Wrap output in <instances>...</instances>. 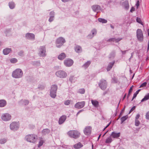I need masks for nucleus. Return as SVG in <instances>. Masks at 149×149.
Masks as SVG:
<instances>
[{
	"label": "nucleus",
	"mask_w": 149,
	"mask_h": 149,
	"mask_svg": "<svg viewBox=\"0 0 149 149\" xmlns=\"http://www.w3.org/2000/svg\"><path fill=\"white\" fill-rule=\"evenodd\" d=\"M26 140L29 142L35 143L37 140V136L35 134H30L26 135L25 137Z\"/></svg>",
	"instance_id": "nucleus-1"
},
{
	"label": "nucleus",
	"mask_w": 149,
	"mask_h": 149,
	"mask_svg": "<svg viewBox=\"0 0 149 149\" xmlns=\"http://www.w3.org/2000/svg\"><path fill=\"white\" fill-rule=\"evenodd\" d=\"M67 134L70 137L74 139L78 138L80 135V133L77 130H70L68 132Z\"/></svg>",
	"instance_id": "nucleus-2"
},
{
	"label": "nucleus",
	"mask_w": 149,
	"mask_h": 149,
	"mask_svg": "<svg viewBox=\"0 0 149 149\" xmlns=\"http://www.w3.org/2000/svg\"><path fill=\"white\" fill-rule=\"evenodd\" d=\"M23 74L22 70L20 69H17L13 71L12 76L13 77L15 78H19L21 77Z\"/></svg>",
	"instance_id": "nucleus-3"
},
{
	"label": "nucleus",
	"mask_w": 149,
	"mask_h": 149,
	"mask_svg": "<svg viewBox=\"0 0 149 149\" xmlns=\"http://www.w3.org/2000/svg\"><path fill=\"white\" fill-rule=\"evenodd\" d=\"M57 88V86L56 85H53L51 86L50 92V95L52 97L55 98L56 97V93Z\"/></svg>",
	"instance_id": "nucleus-4"
},
{
	"label": "nucleus",
	"mask_w": 149,
	"mask_h": 149,
	"mask_svg": "<svg viewBox=\"0 0 149 149\" xmlns=\"http://www.w3.org/2000/svg\"><path fill=\"white\" fill-rule=\"evenodd\" d=\"M136 36L138 40L141 42L143 40V36L142 31L140 29H138L136 31Z\"/></svg>",
	"instance_id": "nucleus-5"
},
{
	"label": "nucleus",
	"mask_w": 149,
	"mask_h": 149,
	"mask_svg": "<svg viewBox=\"0 0 149 149\" xmlns=\"http://www.w3.org/2000/svg\"><path fill=\"white\" fill-rule=\"evenodd\" d=\"M65 41L64 39L61 37L58 38L56 41V45L57 47H59L62 46Z\"/></svg>",
	"instance_id": "nucleus-6"
},
{
	"label": "nucleus",
	"mask_w": 149,
	"mask_h": 149,
	"mask_svg": "<svg viewBox=\"0 0 149 149\" xmlns=\"http://www.w3.org/2000/svg\"><path fill=\"white\" fill-rule=\"evenodd\" d=\"M99 86L101 89L104 90L107 87V82L105 80L103 79H101L99 83Z\"/></svg>",
	"instance_id": "nucleus-7"
},
{
	"label": "nucleus",
	"mask_w": 149,
	"mask_h": 149,
	"mask_svg": "<svg viewBox=\"0 0 149 149\" xmlns=\"http://www.w3.org/2000/svg\"><path fill=\"white\" fill-rule=\"evenodd\" d=\"M46 48L45 46H40L39 48V55L40 57H45L46 56Z\"/></svg>",
	"instance_id": "nucleus-8"
},
{
	"label": "nucleus",
	"mask_w": 149,
	"mask_h": 149,
	"mask_svg": "<svg viewBox=\"0 0 149 149\" xmlns=\"http://www.w3.org/2000/svg\"><path fill=\"white\" fill-rule=\"evenodd\" d=\"M56 75L58 77L63 78H65L67 76L66 72L62 70H60L57 72L56 73Z\"/></svg>",
	"instance_id": "nucleus-9"
},
{
	"label": "nucleus",
	"mask_w": 149,
	"mask_h": 149,
	"mask_svg": "<svg viewBox=\"0 0 149 149\" xmlns=\"http://www.w3.org/2000/svg\"><path fill=\"white\" fill-rule=\"evenodd\" d=\"M92 130V128L91 126H86L84 130V133L86 135H90L91 133Z\"/></svg>",
	"instance_id": "nucleus-10"
},
{
	"label": "nucleus",
	"mask_w": 149,
	"mask_h": 149,
	"mask_svg": "<svg viewBox=\"0 0 149 149\" xmlns=\"http://www.w3.org/2000/svg\"><path fill=\"white\" fill-rule=\"evenodd\" d=\"M85 102L82 101L77 103L74 105V107L77 109H80L83 108L85 106Z\"/></svg>",
	"instance_id": "nucleus-11"
},
{
	"label": "nucleus",
	"mask_w": 149,
	"mask_h": 149,
	"mask_svg": "<svg viewBox=\"0 0 149 149\" xmlns=\"http://www.w3.org/2000/svg\"><path fill=\"white\" fill-rule=\"evenodd\" d=\"M19 125L16 122H13L10 125V128L11 130H17L19 128Z\"/></svg>",
	"instance_id": "nucleus-12"
},
{
	"label": "nucleus",
	"mask_w": 149,
	"mask_h": 149,
	"mask_svg": "<svg viewBox=\"0 0 149 149\" xmlns=\"http://www.w3.org/2000/svg\"><path fill=\"white\" fill-rule=\"evenodd\" d=\"M11 118L10 115L7 113L3 114L1 117L2 120L5 121H7L10 120Z\"/></svg>",
	"instance_id": "nucleus-13"
},
{
	"label": "nucleus",
	"mask_w": 149,
	"mask_h": 149,
	"mask_svg": "<svg viewBox=\"0 0 149 149\" xmlns=\"http://www.w3.org/2000/svg\"><path fill=\"white\" fill-rule=\"evenodd\" d=\"M64 63L66 66L70 67L73 64V61L71 59H67L64 61Z\"/></svg>",
	"instance_id": "nucleus-14"
},
{
	"label": "nucleus",
	"mask_w": 149,
	"mask_h": 149,
	"mask_svg": "<svg viewBox=\"0 0 149 149\" xmlns=\"http://www.w3.org/2000/svg\"><path fill=\"white\" fill-rule=\"evenodd\" d=\"M67 116L65 115H63L61 116L59 118L58 120V124L59 125H61L66 120Z\"/></svg>",
	"instance_id": "nucleus-15"
},
{
	"label": "nucleus",
	"mask_w": 149,
	"mask_h": 149,
	"mask_svg": "<svg viewBox=\"0 0 149 149\" xmlns=\"http://www.w3.org/2000/svg\"><path fill=\"white\" fill-rule=\"evenodd\" d=\"M120 132L116 133L115 132H113L111 134L110 136L113 138H118L120 137Z\"/></svg>",
	"instance_id": "nucleus-16"
},
{
	"label": "nucleus",
	"mask_w": 149,
	"mask_h": 149,
	"mask_svg": "<svg viewBox=\"0 0 149 149\" xmlns=\"http://www.w3.org/2000/svg\"><path fill=\"white\" fill-rule=\"evenodd\" d=\"M83 146V145L79 142L73 145V147L75 149H79L82 148Z\"/></svg>",
	"instance_id": "nucleus-17"
},
{
	"label": "nucleus",
	"mask_w": 149,
	"mask_h": 149,
	"mask_svg": "<svg viewBox=\"0 0 149 149\" xmlns=\"http://www.w3.org/2000/svg\"><path fill=\"white\" fill-rule=\"evenodd\" d=\"M26 37L28 39H34L35 35L33 34L28 33L26 35Z\"/></svg>",
	"instance_id": "nucleus-18"
},
{
	"label": "nucleus",
	"mask_w": 149,
	"mask_h": 149,
	"mask_svg": "<svg viewBox=\"0 0 149 149\" xmlns=\"http://www.w3.org/2000/svg\"><path fill=\"white\" fill-rule=\"evenodd\" d=\"M93 10L96 12L100 10L101 7L98 5H94L92 6Z\"/></svg>",
	"instance_id": "nucleus-19"
},
{
	"label": "nucleus",
	"mask_w": 149,
	"mask_h": 149,
	"mask_svg": "<svg viewBox=\"0 0 149 149\" xmlns=\"http://www.w3.org/2000/svg\"><path fill=\"white\" fill-rule=\"evenodd\" d=\"M19 103L21 105H26L28 104L29 101L27 100H22L19 102Z\"/></svg>",
	"instance_id": "nucleus-20"
},
{
	"label": "nucleus",
	"mask_w": 149,
	"mask_h": 149,
	"mask_svg": "<svg viewBox=\"0 0 149 149\" xmlns=\"http://www.w3.org/2000/svg\"><path fill=\"white\" fill-rule=\"evenodd\" d=\"M91 102L93 105L95 107H98L99 106L98 102L96 100H92Z\"/></svg>",
	"instance_id": "nucleus-21"
},
{
	"label": "nucleus",
	"mask_w": 149,
	"mask_h": 149,
	"mask_svg": "<svg viewBox=\"0 0 149 149\" xmlns=\"http://www.w3.org/2000/svg\"><path fill=\"white\" fill-rule=\"evenodd\" d=\"M122 39V38H118L117 39L115 38H112L110 39H109L107 40V41L108 42H117L120 40H121Z\"/></svg>",
	"instance_id": "nucleus-22"
},
{
	"label": "nucleus",
	"mask_w": 149,
	"mask_h": 149,
	"mask_svg": "<svg viewBox=\"0 0 149 149\" xmlns=\"http://www.w3.org/2000/svg\"><path fill=\"white\" fill-rule=\"evenodd\" d=\"M122 6L125 7L126 9H128L129 8V4L128 1H126L122 3Z\"/></svg>",
	"instance_id": "nucleus-23"
},
{
	"label": "nucleus",
	"mask_w": 149,
	"mask_h": 149,
	"mask_svg": "<svg viewBox=\"0 0 149 149\" xmlns=\"http://www.w3.org/2000/svg\"><path fill=\"white\" fill-rule=\"evenodd\" d=\"M66 57V55L64 53H62L58 55V58L61 60L64 59Z\"/></svg>",
	"instance_id": "nucleus-24"
},
{
	"label": "nucleus",
	"mask_w": 149,
	"mask_h": 149,
	"mask_svg": "<svg viewBox=\"0 0 149 149\" xmlns=\"http://www.w3.org/2000/svg\"><path fill=\"white\" fill-rule=\"evenodd\" d=\"M114 63L115 61H113L111 63H110L109 64L107 69V71H109L111 69L113 66L114 64Z\"/></svg>",
	"instance_id": "nucleus-25"
},
{
	"label": "nucleus",
	"mask_w": 149,
	"mask_h": 149,
	"mask_svg": "<svg viewBox=\"0 0 149 149\" xmlns=\"http://www.w3.org/2000/svg\"><path fill=\"white\" fill-rule=\"evenodd\" d=\"M11 50L10 48H7L3 49V52L4 54L7 55L11 51Z\"/></svg>",
	"instance_id": "nucleus-26"
},
{
	"label": "nucleus",
	"mask_w": 149,
	"mask_h": 149,
	"mask_svg": "<svg viewBox=\"0 0 149 149\" xmlns=\"http://www.w3.org/2000/svg\"><path fill=\"white\" fill-rule=\"evenodd\" d=\"M6 101L3 100H0V107H3L6 105Z\"/></svg>",
	"instance_id": "nucleus-27"
},
{
	"label": "nucleus",
	"mask_w": 149,
	"mask_h": 149,
	"mask_svg": "<svg viewBox=\"0 0 149 149\" xmlns=\"http://www.w3.org/2000/svg\"><path fill=\"white\" fill-rule=\"evenodd\" d=\"M75 50L77 52L79 53L81 52L82 49L80 46H77L75 47Z\"/></svg>",
	"instance_id": "nucleus-28"
},
{
	"label": "nucleus",
	"mask_w": 149,
	"mask_h": 149,
	"mask_svg": "<svg viewBox=\"0 0 149 149\" xmlns=\"http://www.w3.org/2000/svg\"><path fill=\"white\" fill-rule=\"evenodd\" d=\"M91 63V62L90 61H88L83 65L82 67L86 69L90 65Z\"/></svg>",
	"instance_id": "nucleus-29"
},
{
	"label": "nucleus",
	"mask_w": 149,
	"mask_h": 149,
	"mask_svg": "<svg viewBox=\"0 0 149 149\" xmlns=\"http://www.w3.org/2000/svg\"><path fill=\"white\" fill-rule=\"evenodd\" d=\"M113 140L111 137L110 136L106 139L105 143H110Z\"/></svg>",
	"instance_id": "nucleus-30"
},
{
	"label": "nucleus",
	"mask_w": 149,
	"mask_h": 149,
	"mask_svg": "<svg viewBox=\"0 0 149 149\" xmlns=\"http://www.w3.org/2000/svg\"><path fill=\"white\" fill-rule=\"evenodd\" d=\"M50 132L49 130L47 129H44L42 132V133L43 134L45 135L47 134H49Z\"/></svg>",
	"instance_id": "nucleus-31"
},
{
	"label": "nucleus",
	"mask_w": 149,
	"mask_h": 149,
	"mask_svg": "<svg viewBox=\"0 0 149 149\" xmlns=\"http://www.w3.org/2000/svg\"><path fill=\"white\" fill-rule=\"evenodd\" d=\"M149 99V93H148L146 95L144 98L141 100V102H143L145 101L146 100Z\"/></svg>",
	"instance_id": "nucleus-32"
},
{
	"label": "nucleus",
	"mask_w": 149,
	"mask_h": 149,
	"mask_svg": "<svg viewBox=\"0 0 149 149\" xmlns=\"http://www.w3.org/2000/svg\"><path fill=\"white\" fill-rule=\"evenodd\" d=\"M9 6L10 8L13 9L15 6V4L13 2H10L9 3Z\"/></svg>",
	"instance_id": "nucleus-33"
},
{
	"label": "nucleus",
	"mask_w": 149,
	"mask_h": 149,
	"mask_svg": "<svg viewBox=\"0 0 149 149\" xmlns=\"http://www.w3.org/2000/svg\"><path fill=\"white\" fill-rule=\"evenodd\" d=\"M128 117L127 116H125L122 117L121 118L120 120H121V124H122L124 121L127 120Z\"/></svg>",
	"instance_id": "nucleus-34"
},
{
	"label": "nucleus",
	"mask_w": 149,
	"mask_h": 149,
	"mask_svg": "<svg viewBox=\"0 0 149 149\" xmlns=\"http://www.w3.org/2000/svg\"><path fill=\"white\" fill-rule=\"evenodd\" d=\"M98 21L100 22H102V23H105L107 22V21L106 20L101 18H98Z\"/></svg>",
	"instance_id": "nucleus-35"
},
{
	"label": "nucleus",
	"mask_w": 149,
	"mask_h": 149,
	"mask_svg": "<svg viewBox=\"0 0 149 149\" xmlns=\"http://www.w3.org/2000/svg\"><path fill=\"white\" fill-rule=\"evenodd\" d=\"M44 142V141L42 139V138H41L39 142L38 147H40L41 146Z\"/></svg>",
	"instance_id": "nucleus-36"
},
{
	"label": "nucleus",
	"mask_w": 149,
	"mask_h": 149,
	"mask_svg": "<svg viewBox=\"0 0 149 149\" xmlns=\"http://www.w3.org/2000/svg\"><path fill=\"white\" fill-rule=\"evenodd\" d=\"M76 78L74 77V76H71L69 80L71 82H74L76 80Z\"/></svg>",
	"instance_id": "nucleus-37"
},
{
	"label": "nucleus",
	"mask_w": 149,
	"mask_h": 149,
	"mask_svg": "<svg viewBox=\"0 0 149 149\" xmlns=\"http://www.w3.org/2000/svg\"><path fill=\"white\" fill-rule=\"evenodd\" d=\"M7 141V139H5L0 140V144H3L5 143Z\"/></svg>",
	"instance_id": "nucleus-38"
},
{
	"label": "nucleus",
	"mask_w": 149,
	"mask_h": 149,
	"mask_svg": "<svg viewBox=\"0 0 149 149\" xmlns=\"http://www.w3.org/2000/svg\"><path fill=\"white\" fill-rule=\"evenodd\" d=\"M85 90L84 88L79 89L78 91V93L81 94H84L85 93Z\"/></svg>",
	"instance_id": "nucleus-39"
},
{
	"label": "nucleus",
	"mask_w": 149,
	"mask_h": 149,
	"mask_svg": "<svg viewBox=\"0 0 149 149\" xmlns=\"http://www.w3.org/2000/svg\"><path fill=\"white\" fill-rule=\"evenodd\" d=\"M17 61V59L15 58H13L10 60V62L12 63H15Z\"/></svg>",
	"instance_id": "nucleus-40"
},
{
	"label": "nucleus",
	"mask_w": 149,
	"mask_h": 149,
	"mask_svg": "<svg viewBox=\"0 0 149 149\" xmlns=\"http://www.w3.org/2000/svg\"><path fill=\"white\" fill-rule=\"evenodd\" d=\"M91 32L93 35L92 37H93L94 35L96 34L97 33V30L96 29H94L92 30Z\"/></svg>",
	"instance_id": "nucleus-41"
},
{
	"label": "nucleus",
	"mask_w": 149,
	"mask_h": 149,
	"mask_svg": "<svg viewBox=\"0 0 149 149\" xmlns=\"http://www.w3.org/2000/svg\"><path fill=\"white\" fill-rule=\"evenodd\" d=\"M140 124V122L138 120H135V125L136 126H138Z\"/></svg>",
	"instance_id": "nucleus-42"
},
{
	"label": "nucleus",
	"mask_w": 149,
	"mask_h": 149,
	"mask_svg": "<svg viewBox=\"0 0 149 149\" xmlns=\"http://www.w3.org/2000/svg\"><path fill=\"white\" fill-rule=\"evenodd\" d=\"M70 103V101L69 100H67L65 101L64 104L65 105H69Z\"/></svg>",
	"instance_id": "nucleus-43"
},
{
	"label": "nucleus",
	"mask_w": 149,
	"mask_h": 149,
	"mask_svg": "<svg viewBox=\"0 0 149 149\" xmlns=\"http://www.w3.org/2000/svg\"><path fill=\"white\" fill-rule=\"evenodd\" d=\"M54 16H50L49 19V21L51 22L52 21L54 20Z\"/></svg>",
	"instance_id": "nucleus-44"
},
{
	"label": "nucleus",
	"mask_w": 149,
	"mask_h": 149,
	"mask_svg": "<svg viewBox=\"0 0 149 149\" xmlns=\"http://www.w3.org/2000/svg\"><path fill=\"white\" fill-rule=\"evenodd\" d=\"M147 83L146 82H144L140 86V88H141L143 87H145L146 86Z\"/></svg>",
	"instance_id": "nucleus-45"
},
{
	"label": "nucleus",
	"mask_w": 149,
	"mask_h": 149,
	"mask_svg": "<svg viewBox=\"0 0 149 149\" xmlns=\"http://www.w3.org/2000/svg\"><path fill=\"white\" fill-rule=\"evenodd\" d=\"M18 55L21 56H24V52L23 51H20L18 53Z\"/></svg>",
	"instance_id": "nucleus-46"
},
{
	"label": "nucleus",
	"mask_w": 149,
	"mask_h": 149,
	"mask_svg": "<svg viewBox=\"0 0 149 149\" xmlns=\"http://www.w3.org/2000/svg\"><path fill=\"white\" fill-rule=\"evenodd\" d=\"M136 107L135 106H133L130 110L129 113H130L131 112H132L135 109Z\"/></svg>",
	"instance_id": "nucleus-47"
},
{
	"label": "nucleus",
	"mask_w": 149,
	"mask_h": 149,
	"mask_svg": "<svg viewBox=\"0 0 149 149\" xmlns=\"http://www.w3.org/2000/svg\"><path fill=\"white\" fill-rule=\"evenodd\" d=\"M146 119H149V111L146 113Z\"/></svg>",
	"instance_id": "nucleus-48"
},
{
	"label": "nucleus",
	"mask_w": 149,
	"mask_h": 149,
	"mask_svg": "<svg viewBox=\"0 0 149 149\" xmlns=\"http://www.w3.org/2000/svg\"><path fill=\"white\" fill-rule=\"evenodd\" d=\"M136 20L137 22H138L140 23H141V20L140 18H139V17L137 18Z\"/></svg>",
	"instance_id": "nucleus-49"
},
{
	"label": "nucleus",
	"mask_w": 149,
	"mask_h": 149,
	"mask_svg": "<svg viewBox=\"0 0 149 149\" xmlns=\"http://www.w3.org/2000/svg\"><path fill=\"white\" fill-rule=\"evenodd\" d=\"M133 86H132L130 88L129 91V93H131L132 92L133 90Z\"/></svg>",
	"instance_id": "nucleus-50"
},
{
	"label": "nucleus",
	"mask_w": 149,
	"mask_h": 149,
	"mask_svg": "<svg viewBox=\"0 0 149 149\" xmlns=\"http://www.w3.org/2000/svg\"><path fill=\"white\" fill-rule=\"evenodd\" d=\"M44 88L45 86L43 85H41L39 87V88L41 90L44 89Z\"/></svg>",
	"instance_id": "nucleus-51"
},
{
	"label": "nucleus",
	"mask_w": 149,
	"mask_h": 149,
	"mask_svg": "<svg viewBox=\"0 0 149 149\" xmlns=\"http://www.w3.org/2000/svg\"><path fill=\"white\" fill-rule=\"evenodd\" d=\"M136 6H137V8L139 6V0H138L137 1L136 4Z\"/></svg>",
	"instance_id": "nucleus-52"
},
{
	"label": "nucleus",
	"mask_w": 149,
	"mask_h": 149,
	"mask_svg": "<svg viewBox=\"0 0 149 149\" xmlns=\"http://www.w3.org/2000/svg\"><path fill=\"white\" fill-rule=\"evenodd\" d=\"M140 115L139 114H138L136 115L135 118V120H138L139 118Z\"/></svg>",
	"instance_id": "nucleus-53"
},
{
	"label": "nucleus",
	"mask_w": 149,
	"mask_h": 149,
	"mask_svg": "<svg viewBox=\"0 0 149 149\" xmlns=\"http://www.w3.org/2000/svg\"><path fill=\"white\" fill-rule=\"evenodd\" d=\"M137 94H135V93H134V95H133V98L132 100V101L134 99L136 96H137Z\"/></svg>",
	"instance_id": "nucleus-54"
},
{
	"label": "nucleus",
	"mask_w": 149,
	"mask_h": 149,
	"mask_svg": "<svg viewBox=\"0 0 149 149\" xmlns=\"http://www.w3.org/2000/svg\"><path fill=\"white\" fill-rule=\"evenodd\" d=\"M54 13L53 11H51L50 13V16H54Z\"/></svg>",
	"instance_id": "nucleus-55"
},
{
	"label": "nucleus",
	"mask_w": 149,
	"mask_h": 149,
	"mask_svg": "<svg viewBox=\"0 0 149 149\" xmlns=\"http://www.w3.org/2000/svg\"><path fill=\"white\" fill-rule=\"evenodd\" d=\"M134 10H135V8L133 7H132L130 10V11L131 12H132L133 11H134Z\"/></svg>",
	"instance_id": "nucleus-56"
},
{
	"label": "nucleus",
	"mask_w": 149,
	"mask_h": 149,
	"mask_svg": "<svg viewBox=\"0 0 149 149\" xmlns=\"http://www.w3.org/2000/svg\"><path fill=\"white\" fill-rule=\"evenodd\" d=\"M127 51V50L123 51L122 50H121V51L122 52V54H125Z\"/></svg>",
	"instance_id": "nucleus-57"
},
{
	"label": "nucleus",
	"mask_w": 149,
	"mask_h": 149,
	"mask_svg": "<svg viewBox=\"0 0 149 149\" xmlns=\"http://www.w3.org/2000/svg\"><path fill=\"white\" fill-rule=\"evenodd\" d=\"M140 91H141V90H140V89H139V90H138L136 92H135V94H136L137 95V94L139 93V92Z\"/></svg>",
	"instance_id": "nucleus-58"
},
{
	"label": "nucleus",
	"mask_w": 149,
	"mask_h": 149,
	"mask_svg": "<svg viewBox=\"0 0 149 149\" xmlns=\"http://www.w3.org/2000/svg\"><path fill=\"white\" fill-rule=\"evenodd\" d=\"M111 122L109 123V124L104 128L103 131H104L106 128H107L110 125Z\"/></svg>",
	"instance_id": "nucleus-59"
},
{
	"label": "nucleus",
	"mask_w": 149,
	"mask_h": 149,
	"mask_svg": "<svg viewBox=\"0 0 149 149\" xmlns=\"http://www.w3.org/2000/svg\"><path fill=\"white\" fill-rule=\"evenodd\" d=\"M61 1L63 2H66L69 1L70 0H61Z\"/></svg>",
	"instance_id": "nucleus-60"
},
{
	"label": "nucleus",
	"mask_w": 149,
	"mask_h": 149,
	"mask_svg": "<svg viewBox=\"0 0 149 149\" xmlns=\"http://www.w3.org/2000/svg\"><path fill=\"white\" fill-rule=\"evenodd\" d=\"M149 49V40L148 41V48H147L148 51V50Z\"/></svg>",
	"instance_id": "nucleus-61"
},
{
	"label": "nucleus",
	"mask_w": 149,
	"mask_h": 149,
	"mask_svg": "<svg viewBox=\"0 0 149 149\" xmlns=\"http://www.w3.org/2000/svg\"><path fill=\"white\" fill-rule=\"evenodd\" d=\"M82 111V110H80L77 113V115L79 114L81 111Z\"/></svg>",
	"instance_id": "nucleus-62"
},
{
	"label": "nucleus",
	"mask_w": 149,
	"mask_h": 149,
	"mask_svg": "<svg viewBox=\"0 0 149 149\" xmlns=\"http://www.w3.org/2000/svg\"><path fill=\"white\" fill-rule=\"evenodd\" d=\"M130 93H129V92L128 93V94L127 95V97H129V96H130Z\"/></svg>",
	"instance_id": "nucleus-63"
},
{
	"label": "nucleus",
	"mask_w": 149,
	"mask_h": 149,
	"mask_svg": "<svg viewBox=\"0 0 149 149\" xmlns=\"http://www.w3.org/2000/svg\"><path fill=\"white\" fill-rule=\"evenodd\" d=\"M111 27L113 29L114 28V27L111 25Z\"/></svg>",
	"instance_id": "nucleus-64"
}]
</instances>
